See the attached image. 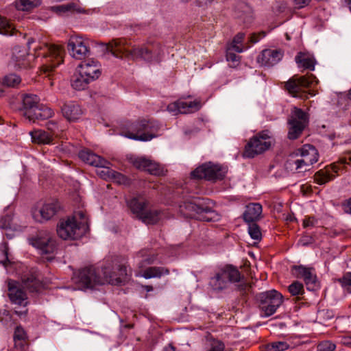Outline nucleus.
<instances>
[{"label": "nucleus", "mask_w": 351, "mask_h": 351, "mask_svg": "<svg viewBox=\"0 0 351 351\" xmlns=\"http://www.w3.org/2000/svg\"><path fill=\"white\" fill-rule=\"evenodd\" d=\"M46 126L47 129L50 130L51 132H54L56 128H57L56 123L51 121H48L46 123Z\"/></svg>", "instance_id": "60"}, {"label": "nucleus", "mask_w": 351, "mask_h": 351, "mask_svg": "<svg viewBox=\"0 0 351 351\" xmlns=\"http://www.w3.org/2000/svg\"><path fill=\"white\" fill-rule=\"evenodd\" d=\"M90 78L85 77L79 72L75 74L71 80L72 87L77 90H84L90 83Z\"/></svg>", "instance_id": "35"}, {"label": "nucleus", "mask_w": 351, "mask_h": 351, "mask_svg": "<svg viewBox=\"0 0 351 351\" xmlns=\"http://www.w3.org/2000/svg\"><path fill=\"white\" fill-rule=\"evenodd\" d=\"M28 53L24 47L17 46L13 49L12 60L19 69H26L29 66V62L26 60Z\"/></svg>", "instance_id": "27"}, {"label": "nucleus", "mask_w": 351, "mask_h": 351, "mask_svg": "<svg viewBox=\"0 0 351 351\" xmlns=\"http://www.w3.org/2000/svg\"><path fill=\"white\" fill-rule=\"evenodd\" d=\"M67 48L69 54L75 59L83 60L89 56V47L82 40V38L71 36L69 40Z\"/></svg>", "instance_id": "18"}, {"label": "nucleus", "mask_w": 351, "mask_h": 351, "mask_svg": "<svg viewBox=\"0 0 351 351\" xmlns=\"http://www.w3.org/2000/svg\"><path fill=\"white\" fill-rule=\"evenodd\" d=\"M104 48V51L110 53L114 57L119 59L142 60L147 62H159L162 54V48L159 43H147L133 46L125 38H114L108 43H98Z\"/></svg>", "instance_id": "1"}, {"label": "nucleus", "mask_w": 351, "mask_h": 351, "mask_svg": "<svg viewBox=\"0 0 351 351\" xmlns=\"http://www.w3.org/2000/svg\"><path fill=\"white\" fill-rule=\"evenodd\" d=\"M317 220L314 217H306L303 219V227H313L317 224Z\"/></svg>", "instance_id": "55"}, {"label": "nucleus", "mask_w": 351, "mask_h": 351, "mask_svg": "<svg viewBox=\"0 0 351 351\" xmlns=\"http://www.w3.org/2000/svg\"><path fill=\"white\" fill-rule=\"evenodd\" d=\"M295 62L298 64V67L310 71L315 70V65L316 60L315 58L311 55L299 52L295 58Z\"/></svg>", "instance_id": "29"}, {"label": "nucleus", "mask_w": 351, "mask_h": 351, "mask_svg": "<svg viewBox=\"0 0 351 351\" xmlns=\"http://www.w3.org/2000/svg\"><path fill=\"white\" fill-rule=\"evenodd\" d=\"M289 348V345L285 341H275L267 346V351H284Z\"/></svg>", "instance_id": "48"}, {"label": "nucleus", "mask_w": 351, "mask_h": 351, "mask_svg": "<svg viewBox=\"0 0 351 351\" xmlns=\"http://www.w3.org/2000/svg\"><path fill=\"white\" fill-rule=\"evenodd\" d=\"M103 168H104V169L99 172V175H100L103 178H104V179L111 178V177H108V174L106 173V170H107V169H110L108 167V165H106V167H103Z\"/></svg>", "instance_id": "63"}, {"label": "nucleus", "mask_w": 351, "mask_h": 351, "mask_svg": "<svg viewBox=\"0 0 351 351\" xmlns=\"http://www.w3.org/2000/svg\"><path fill=\"white\" fill-rule=\"evenodd\" d=\"M138 256L142 258L141 266L153 264L156 260V255L149 250H141Z\"/></svg>", "instance_id": "37"}, {"label": "nucleus", "mask_w": 351, "mask_h": 351, "mask_svg": "<svg viewBox=\"0 0 351 351\" xmlns=\"http://www.w3.org/2000/svg\"><path fill=\"white\" fill-rule=\"evenodd\" d=\"M229 282H239L237 287L242 295L247 294L252 289L251 285L244 280L239 269L231 265H226L217 272L210 278L209 283L214 290L221 291L227 288Z\"/></svg>", "instance_id": "3"}, {"label": "nucleus", "mask_w": 351, "mask_h": 351, "mask_svg": "<svg viewBox=\"0 0 351 351\" xmlns=\"http://www.w3.org/2000/svg\"><path fill=\"white\" fill-rule=\"evenodd\" d=\"M298 8H302L308 5L311 0H294Z\"/></svg>", "instance_id": "58"}, {"label": "nucleus", "mask_w": 351, "mask_h": 351, "mask_svg": "<svg viewBox=\"0 0 351 351\" xmlns=\"http://www.w3.org/2000/svg\"><path fill=\"white\" fill-rule=\"evenodd\" d=\"M245 37V34L242 32L238 33L233 38L232 43L230 47L233 51H235L238 53H241L243 51V48L241 46H239V44H241Z\"/></svg>", "instance_id": "47"}, {"label": "nucleus", "mask_w": 351, "mask_h": 351, "mask_svg": "<svg viewBox=\"0 0 351 351\" xmlns=\"http://www.w3.org/2000/svg\"><path fill=\"white\" fill-rule=\"evenodd\" d=\"M128 206L137 217L146 209V203L141 197H134L127 201Z\"/></svg>", "instance_id": "31"}, {"label": "nucleus", "mask_w": 351, "mask_h": 351, "mask_svg": "<svg viewBox=\"0 0 351 351\" xmlns=\"http://www.w3.org/2000/svg\"><path fill=\"white\" fill-rule=\"evenodd\" d=\"M269 130H263L250 139L245 146L243 156L253 158L269 149L271 147V136Z\"/></svg>", "instance_id": "9"}, {"label": "nucleus", "mask_w": 351, "mask_h": 351, "mask_svg": "<svg viewBox=\"0 0 351 351\" xmlns=\"http://www.w3.org/2000/svg\"><path fill=\"white\" fill-rule=\"evenodd\" d=\"M26 337V332L23 328L21 326H16L14 333V340L15 343H16L17 341L25 340Z\"/></svg>", "instance_id": "52"}, {"label": "nucleus", "mask_w": 351, "mask_h": 351, "mask_svg": "<svg viewBox=\"0 0 351 351\" xmlns=\"http://www.w3.org/2000/svg\"><path fill=\"white\" fill-rule=\"evenodd\" d=\"M40 4V0H17L18 10H29Z\"/></svg>", "instance_id": "43"}, {"label": "nucleus", "mask_w": 351, "mask_h": 351, "mask_svg": "<svg viewBox=\"0 0 351 351\" xmlns=\"http://www.w3.org/2000/svg\"><path fill=\"white\" fill-rule=\"evenodd\" d=\"M201 108L199 101H186L178 100L168 105L167 110L169 112H174L175 114H187L193 113L199 110Z\"/></svg>", "instance_id": "21"}, {"label": "nucleus", "mask_w": 351, "mask_h": 351, "mask_svg": "<svg viewBox=\"0 0 351 351\" xmlns=\"http://www.w3.org/2000/svg\"><path fill=\"white\" fill-rule=\"evenodd\" d=\"M317 82V77L313 74L300 77L293 76L286 82L285 88L293 97L306 99L308 98L309 95L306 88Z\"/></svg>", "instance_id": "8"}, {"label": "nucleus", "mask_w": 351, "mask_h": 351, "mask_svg": "<svg viewBox=\"0 0 351 351\" xmlns=\"http://www.w3.org/2000/svg\"><path fill=\"white\" fill-rule=\"evenodd\" d=\"M72 281L76 289L80 290L92 289L97 285L104 284L102 277L93 266L86 267L74 272Z\"/></svg>", "instance_id": "7"}, {"label": "nucleus", "mask_w": 351, "mask_h": 351, "mask_svg": "<svg viewBox=\"0 0 351 351\" xmlns=\"http://www.w3.org/2000/svg\"><path fill=\"white\" fill-rule=\"evenodd\" d=\"M211 203L209 199L193 197L180 204L179 213L185 218L208 222L218 221L221 215L210 206Z\"/></svg>", "instance_id": "2"}, {"label": "nucleus", "mask_w": 351, "mask_h": 351, "mask_svg": "<svg viewBox=\"0 0 351 351\" xmlns=\"http://www.w3.org/2000/svg\"><path fill=\"white\" fill-rule=\"evenodd\" d=\"M232 49L230 47L226 53V60L228 62H231L232 65L231 66H236L239 62L240 57L236 53L231 51Z\"/></svg>", "instance_id": "53"}, {"label": "nucleus", "mask_w": 351, "mask_h": 351, "mask_svg": "<svg viewBox=\"0 0 351 351\" xmlns=\"http://www.w3.org/2000/svg\"><path fill=\"white\" fill-rule=\"evenodd\" d=\"M149 160L145 157H136L131 158L130 162L136 169L145 171Z\"/></svg>", "instance_id": "46"}, {"label": "nucleus", "mask_w": 351, "mask_h": 351, "mask_svg": "<svg viewBox=\"0 0 351 351\" xmlns=\"http://www.w3.org/2000/svg\"><path fill=\"white\" fill-rule=\"evenodd\" d=\"M78 72L84 77L90 78V81L97 79L101 75L99 66L94 60L82 62L78 66Z\"/></svg>", "instance_id": "22"}, {"label": "nucleus", "mask_w": 351, "mask_h": 351, "mask_svg": "<svg viewBox=\"0 0 351 351\" xmlns=\"http://www.w3.org/2000/svg\"><path fill=\"white\" fill-rule=\"evenodd\" d=\"M145 171H147L153 175H160L162 173V169H160L158 164L151 160H149V164H147Z\"/></svg>", "instance_id": "50"}, {"label": "nucleus", "mask_w": 351, "mask_h": 351, "mask_svg": "<svg viewBox=\"0 0 351 351\" xmlns=\"http://www.w3.org/2000/svg\"><path fill=\"white\" fill-rule=\"evenodd\" d=\"M308 162H308V159H306V160H305L304 159H298V160H293L292 162V165H295L296 170H299V169H302L303 167V166L308 165ZM289 164L291 165V162H289Z\"/></svg>", "instance_id": "56"}, {"label": "nucleus", "mask_w": 351, "mask_h": 351, "mask_svg": "<svg viewBox=\"0 0 351 351\" xmlns=\"http://www.w3.org/2000/svg\"><path fill=\"white\" fill-rule=\"evenodd\" d=\"M315 181L319 184H324L332 179V176L327 171L320 170L315 175Z\"/></svg>", "instance_id": "44"}, {"label": "nucleus", "mask_w": 351, "mask_h": 351, "mask_svg": "<svg viewBox=\"0 0 351 351\" xmlns=\"http://www.w3.org/2000/svg\"><path fill=\"white\" fill-rule=\"evenodd\" d=\"M34 50L37 58L42 56L41 69L47 76H50L63 62L64 51L58 45L44 43L36 47Z\"/></svg>", "instance_id": "5"}, {"label": "nucleus", "mask_w": 351, "mask_h": 351, "mask_svg": "<svg viewBox=\"0 0 351 351\" xmlns=\"http://www.w3.org/2000/svg\"><path fill=\"white\" fill-rule=\"evenodd\" d=\"M224 348V343L221 341L213 340L210 344L209 351H223Z\"/></svg>", "instance_id": "54"}, {"label": "nucleus", "mask_w": 351, "mask_h": 351, "mask_svg": "<svg viewBox=\"0 0 351 351\" xmlns=\"http://www.w3.org/2000/svg\"><path fill=\"white\" fill-rule=\"evenodd\" d=\"M294 271L293 274L298 278H302L306 286V289L309 291H315L319 287L317 276L313 273V267H308L304 265H294L292 267Z\"/></svg>", "instance_id": "16"}, {"label": "nucleus", "mask_w": 351, "mask_h": 351, "mask_svg": "<svg viewBox=\"0 0 351 351\" xmlns=\"http://www.w3.org/2000/svg\"><path fill=\"white\" fill-rule=\"evenodd\" d=\"M53 10L59 14H64L74 11L81 12L80 9L77 8L76 4L74 3L54 6L53 7Z\"/></svg>", "instance_id": "39"}, {"label": "nucleus", "mask_w": 351, "mask_h": 351, "mask_svg": "<svg viewBox=\"0 0 351 351\" xmlns=\"http://www.w3.org/2000/svg\"><path fill=\"white\" fill-rule=\"evenodd\" d=\"M22 104L21 111L23 116L33 123L48 119L53 114L50 108L40 103V99L36 95H23Z\"/></svg>", "instance_id": "6"}, {"label": "nucleus", "mask_w": 351, "mask_h": 351, "mask_svg": "<svg viewBox=\"0 0 351 351\" xmlns=\"http://www.w3.org/2000/svg\"><path fill=\"white\" fill-rule=\"evenodd\" d=\"M287 289L292 296H296L298 299H301V295L304 293L303 284L297 280L293 282Z\"/></svg>", "instance_id": "38"}, {"label": "nucleus", "mask_w": 351, "mask_h": 351, "mask_svg": "<svg viewBox=\"0 0 351 351\" xmlns=\"http://www.w3.org/2000/svg\"><path fill=\"white\" fill-rule=\"evenodd\" d=\"M265 36V33L264 32H261L260 34H252L251 36H250V41L252 43H256L257 42L259 41V40L261 39V38H263Z\"/></svg>", "instance_id": "57"}, {"label": "nucleus", "mask_w": 351, "mask_h": 351, "mask_svg": "<svg viewBox=\"0 0 351 351\" xmlns=\"http://www.w3.org/2000/svg\"><path fill=\"white\" fill-rule=\"evenodd\" d=\"M248 223V233L250 235L251 238L254 240L260 241L262 238V234L259 226L254 222H251Z\"/></svg>", "instance_id": "45"}, {"label": "nucleus", "mask_w": 351, "mask_h": 351, "mask_svg": "<svg viewBox=\"0 0 351 351\" xmlns=\"http://www.w3.org/2000/svg\"><path fill=\"white\" fill-rule=\"evenodd\" d=\"M63 116L69 121L77 120L82 114L80 106L75 103H69L62 107Z\"/></svg>", "instance_id": "28"}, {"label": "nucleus", "mask_w": 351, "mask_h": 351, "mask_svg": "<svg viewBox=\"0 0 351 351\" xmlns=\"http://www.w3.org/2000/svg\"><path fill=\"white\" fill-rule=\"evenodd\" d=\"M28 310L27 308H25L24 310H14V313L19 316L20 317H22L23 316H26L27 314Z\"/></svg>", "instance_id": "62"}, {"label": "nucleus", "mask_w": 351, "mask_h": 351, "mask_svg": "<svg viewBox=\"0 0 351 351\" xmlns=\"http://www.w3.org/2000/svg\"><path fill=\"white\" fill-rule=\"evenodd\" d=\"M160 128L158 121L153 119H138L128 121L123 125L121 135L130 139L149 141L157 136Z\"/></svg>", "instance_id": "4"}, {"label": "nucleus", "mask_w": 351, "mask_h": 351, "mask_svg": "<svg viewBox=\"0 0 351 351\" xmlns=\"http://www.w3.org/2000/svg\"><path fill=\"white\" fill-rule=\"evenodd\" d=\"M287 123L289 125L288 138L291 140L297 139L308 123V114L302 109L294 106L291 110Z\"/></svg>", "instance_id": "10"}, {"label": "nucleus", "mask_w": 351, "mask_h": 351, "mask_svg": "<svg viewBox=\"0 0 351 351\" xmlns=\"http://www.w3.org/2000/svg\"><path fill=\"white\" fill-rule=\"evenodd\" d=\"M335 348V344L330 341H322L317 347V351H334Z\"/></svg>", "instance_id": "51"}, {"label": "nucleus", "mask_w": 351, "mask_h": 351, "mask_svg": "<svg viewBox=\"0 0 351 351\" xmlns=\"http://www.w3.org/2000/svg\"><path fill=\"white\" fill-rule=\"evenodd\" d=\"M169 270L167 268L162 267H149L145 269L142 274V276L146 279L152 278H160L162 275H168Z\"/></svg>", "instance_id": "34"}, {"label": "nucleus", "mask_w": 351, "mask_h": 351, "mask_svg": "<svg viewBox=\"0 0 351 351\" xmlns=\"http://www.w3.org/2000/svg\"><path fill=\"white\" fill-rule=\"evenodd\" d=\"M80 158L86 163L96 167H106L110 162L95 154L90 149H82L79 152Z\"/></svg>", "instance_id": "23"}, {"label": "nucleus", "mask_w": 351, "mask_h": 351, "mask_svg": "<svg viewBox=\"0 0 351 351\" xmlns=\"http://www.w3.org/2000/svg\"><path fill=\"white\" fill-rule=\"evenodd\" d=\"M226 170L219 165L211 162L204 164L191 172V176L197 179H205L215 182L224 178Z\"/></svg>", "instance_id": "12"}, {"label": "nucleus", "mask_w": 351, "mask_h": 351, "mask_svg": "<svg viewBox=\"0 0 351 351\" xmlns=\"http://www.w3.org/2000/svg\"><path fill=\"white\" fill-rule=\"evenodd\" d=\"M338 281L349 293H351V272L345 273Z\"/></svg>", "instance_id": "49"}, {"label": "nucleus", "mask_w": 351, "mask_h": 351, "mask_svg": "<svg viewBox=\"0 0 351 351\" xmlns=\"http://www.w3.org/2000/svg\"><path fill=\"white\" fill-rule=\"evenodd\" d=\"M57 234L63 240H75L82 235V231L75 217H68L60 221L57 226Z\"/></svg>", "instance_id": "13"}, {"label": "nucleus", "mask_w": 351, "mask_h": 351, "mask_svg": "<svg viewBox=\"0 0 351 351\" xmlns=\"http://www.w3.org/2000/svg\"><path fill=\"white\" fill-rule=\"evenodd\" d=\"M346 213H351V197L343 204Z\"/></svg>", "instance_id": "61"}, {"label": "nucleus", "mask_w": 351, "mask_h": 351, "mask_svg": "<svg viewBox=\"0 0 351 351\" xmlns=\"http://www.w3.org/2000/svg\"><path fill=\"white\" fill-rule=\"evenodd\" d=\"M234 14L245 25L251 24L254 20L252 8L245 2H239L236 4Z\"/></svg>", "instance_id": "24"}, {"label": "nucleus", "mask_w": 351, "mask_h": 351, "mask_svg": "<svg viewBox=\"0 0 351 351\" xmlns=\"http://www.w3.org/2000/svg\"><path fill=\"white\" fill-rule=\"evenodd\" d=\"M106 173L108 177H111L114 180V182H117L119 184L123 185H130V180L123 174L117 172L112 169H107Z\"/></svg>", "instance_id": "36"}, {"label": "nucleus", "mask_w": 351, "mask_h": 351, "mask_svg": "<svg viewBox=\"0 0 351 351\" xmlns=\"http://www.w3.org/2000/svg\"><path fill=\"white\" fill-rule=\"evenodd\" d=\"M300 155L302 157H306L308 160L309 163L313 164L317 161V149L316 148L310 144H305L301 148L297 150L296 155Z\"/></svg>", "instance_id": "32"}, {"label": "nucleus", "mask_w": 351, "mask_h": 351, "mask_svg": "<svg viewBox=\"0 0 351 351\" xmlns=\"http://www.w3.org/2000/svg\"><path fill=\"white\" fill-rule=\"evenodd\" d=\"M14 28L8 21L0 16V34L5 36H11L14 34Z\"/></svg>", "instance_id": "42"}, {"label": "nucleus", "mask_w": 351, "mask_h": 351, "mask_svg": "<svg viewBox=\"0 0 351 351\" xmlns=\"http://www.w3.org/2000/svg\"><path fill=\"white\" fill-rule=\"evenodd\" d=\"M21 82V77L14 73H11L3 77L2 84L8 87H16Z\"/></svg>", "instance_id": "40"}, {"label": "nucleus", "mask_w": 351, "mask_h": 351, "mask_svg": "<svg viewBox=\"0 0 351 351\" xmlns=\"http://www.w3.org/2000/svg\"><path fill=\"white\" fill-rule=\"evenodd\" d=\"M283 55L284 52L282 49H267L262 51L257 58V61L263 66L270 67L278 63Z\"/></svg>", "instance_id": "19"}, {"label": "nucleus", "mask_w": 351, "mask_h": 351, "mask_svg": "<svg viewBox=\"0 0 351 351\" xmlns=\"http://www.w3.org/2000/svg\"><path fill=\"white\" fill-rule=\"evenodd\" d=\"M138 218L147 224H156L161 219V212L158 210L145 209Z\"/></svg>", "instance_id": "33"}, {"label": "nucleus", "mask_w": 351, "mask_h": 351, "mask_svg": "<svg viewBox=\"0 0 351 351\" xmlns=\"http://www.w3.org/2000/svg\"><path fill=\"white\" fill-rule=\"evenodd\" d=\"M13 217L11 214H7L0 218V228L4 230H16V226L12 222Z\"/></svg>", "instance_id": "41"}, {"label": "nucleus", "mask_w": 351, "mask_h": 351, "mask_svg": "<svg viewBox=\"0 0 351 351\" xmlns=\"http://www.w3.org/2000/svg\"><path fill=\"white\" fill-rule=\"evenodd\" d=\"M183 1L187 2L189 0H182ZM213 1V0H195L196 3L199 6H205L210 3H211Z\"/></svg>", "instance_id": "59"}, {"label": "nucleus", "mask_w": 351, "mask_h": 351, "mask_svg": "<svg viewBox=\"0 0 351 351\" xmlns=\"http://www.w3.org/2000/svg\"><path fill=\"white\" fill-rule=\"evenodd\" d=\"M29 134L32 137V142L35 143L43 145L52 143V135L47 132L41 130H36L31 131Z\"/></svg>", "instance_id": "30"}, {"label": "nucleus", "mask_w": 351, "mask_h": 351, "mask_svg": "<svg viewBox=\"0 0 351 351\" xmlns=\"http://www.w3.org/2000/svg\"><path fill=\"white\" fill-rule=\"evenodd\" d=\"M31 243L45 254H53L57 247L56 240L45 231L39 232L36 237L32 239Z\"/></svg>", "instance_id": "15"}, {"label": "nucleus", "mask_w": 351, "mask_h": 351, "mask_svg": "<svg viewBox=\"0 0 351 351\" xmlns=\"http://www.w3.org/2000/svg\"><path fill=\"white\" fill-rule=\"evenodd\" d=\"M259 307L264 317H269L276 312L283 302V296L273 289L261 293L258 296Z\"/></svg>", "instance_id": "11"}, {"label": "nucleus", "mask_w": 351, "mask_h": 351, "mask_svg": "<svg viewBox=\"0 0 351 351\" xmlns=\"http://www.w3.org/2000/svg\"><path fill=\"white\" fill-rule=\"evenodd\" d=\"M21 281L23 287L32 293L39 291L43 287L40 279L35 272L24 274L21 277Z\"/></svg>", "instance_id": "25"}, {"label": "nucleus", "mask_w": 351, "mask_h": 351, "mask_svg": "<svg viewBox=\"0 0 351 351\" xmlns=\"http://www.w3.org/2000/svg\"><path fill=\"white\" fill-rule=\"evenodd\" d=\"M263 208L259 203H251L246 206L243 214V219L247 223L254 222L258 220L262 213Z\"/></svg>", "instance_id": "26"}, {"label": "nucleus", "mask_w": 351, "mask_h": 351, "mask_svg": "<svg viewBox=\"0 0 351 351\" xmlns=\"http://www.w3.org/2000/svg\"><path fill=\"white\" fill-rule=\"evenodd\" d=\"M60 209L58 202L45 204L40 209L34 208L32 210V217L36 221L43 223L51 219Z\"/></svg>", "instance_id": "17"}, {"label": "nucleus", "mask_w": 351, "mask_h": 351, "mask_svg": "<svg viewBox=\"0 0 351 351\" xmlns=\"http://www.w3.org/2000/svg\"><path fill=\"white\" fill-rule=\"evenodd\" d=\"M343 343L344 345L351 347V337L345 338Z\"/></svg>", "instance_id": "64"}, {"label": "nucleus", "mask_w": 351, "mask_h": 351, "mask_svg": "<svg viewBox=\"0 0 351 351\" xmlns=\"http://www.w3.org/2000/svg\"><path fill=\"white\" fill-rule=\"evenodd\" d=\"M8 287L10 301L15 304L25 307L28 304L27 297L25 292L19 287V283L10 280Z\"/></svg>", "instance_id": "20"}, {"label": "nucleus", "mask_w": 351, "mask_h": 351, "mask_svg": "<svg viewBox=\"0 0 351 351\" xmlns=\"http://www.w3.org/2000/svg\"><path fill=\"white\" fill-rule=\"evenodd\" d=\"M104 284L108 282L113 285H121L123 278L127 275L126 267L124 265H117L112 267L110 263H106L102 267Z\"/></svg>", "instance_id": "14"}]
</instances>
